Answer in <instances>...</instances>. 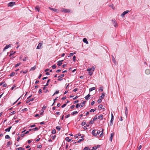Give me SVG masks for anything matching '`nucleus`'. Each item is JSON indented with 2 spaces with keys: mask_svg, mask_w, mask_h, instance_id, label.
<instances>
[{
  "mask_svg": "<svg viewBox=\"0 0 150 150\" xmlns=\"http://www.w3.org/2000/svg\"><path fill=\"white\" fill-rule=\"evenodd\" d=\"M15 4V2H11L8 4V6L12 7Z\"/></svg>",
  "mask_w": 150,
  "mask_h": 150,
  "instance_id": "nucleus-1",
  "label": "nucleus"
},
{
  "mask_svg": "<svg viewBox=\"0 0 150 150\" xmlns=\"http://www.w3.org/2000/svg\"><path fill=\"white\" fill-rule=\"evenodd\" d=\"M112 21L114 24V26L115 27H116L118 26L117 24L115 21L112 20Z\"/></svg>",
  "mask_w": 150,
  "mask_h": 150,
  "instance_id": "nucleus-2",
  "label": "nucleus"
},
{
  "mask_svg": "<svg viewBox=\"0 0 150 150\" xmlns=\"http://www.w3.org/2000/svg\"><path fill=\"white\" fill-rule=\"evenodd\" d=\"M129 12V11L128 10H127L124 11L122 14L121 16L123 17L125 14L128 13Z\"/></svg>",
  "mask_w": 150,
  "mask_h": 150,
  "instance_id": "nucleus-3",
  "label": "nucleus"
},
{
  "mask_svg": "<svg viewBox=\"0 0 150 150\" xmlns=\"http://www.w3.org/2000/svg\"><path fill=\"white\" fill-rule=\"evenodd\" d=\"M114 133H112L110 134V140L111 142H112V138L114 136Z\"/></svg>",
  "mask_w": 150,
  "mask_h": 150,
  "instance_id": "nucleus-4",
  "label": "nucleus"
},
{
  "mask_svg": "<svg viewBox=\"0 0 150 150\" xmlns=\"http://www.w3.org/2000/svg\"><path fill=\"white\" fill-rule=\"evenodd\" d=\"M96 130L95 129L93 130L92 131V134L94 136H97V134H96Z\"/></svg>",
  "mask_w": 150,
  "mask_h": 150,
  "instance_id": "nucleus-5",
  "label": "nucleus"
},
{
  "mask_svg": "<svg viewBox=\"0 0 150 150\" xmlns=\"http://www.w3.org/2000/svg\"><path fill=\"white\" fill-rule=\"evenodd\" d=\"M145 73L147 74H149L150 73V70L149 69H146L145 71Z\"/></svg>",
  "mask_w": 150,
  "mask_h": 150,
  "instance_id": "nucleus-6",
  "label": "nucleus"
},
{
  "mask_svg": "<svg viewBox=\"0 0 150 150\" xmlns=\"http://www.w3.org/2000/svg\"><path fill=\"white\" fill-rule=\"evenodd\" d=\"M63 61V60H62L58 62L57 65L58 66H61L62 64V62Z\"/></svg>",
  "mask_w": 150,
  "mask_h": 150,
  "instance_id": "nucleus-7",
  "label": "nucleus"
},
{
  "mask_svg": "<svg viewBox=\"0 0 150 150\" xmlns=\"http://www.w3.org/2000/svg\"><path fill=\"white\" fill-rule=\"evenodd\" d=\"M112 61L113 62V63L115 64H117V63L116 62V61L115 60V58L113 56H112Z\"/></svg>",
  "mask_w": 150,
  "mask_h": 150,
  "instance_id": "nucleus-8",
  "label": "nucleus"
},
{
  "mask_svg": "<svg viewBox=\"0 0 150 150\" xmlns=\"http://www.w3.org/2000/svg\"><path fill=\"white\" fill-rule=\"evenodd\" d=\"M34 100V98H32L30 99H28L26 101V103H29V102H30V101H33Z\"/></svg>",
  "mask_w": 150,
  "mask_h": 150,
  "instance_id": "nucleus-9",
  "label": "nucleus"
},
{
  "mask_svg": "<svg viewBox=\"0 0 150 150\" xmlns=\"http://www.w3.org/2000/svg\"><path fill=\"white\" fill-rule=\"evenodd\" d=\"M103 116L102 115H101L98 116V118L100 120H102L103 119Z\"/></svg>",
  "mask_w": 150,
  "mask_h": 150,
  "instance_id": "nucleus-10",
  "label": "nucleus"
},
{
  "mask_svg": "<svg viewBox=\"0 0 150 150\" xmlns=\"http://www.w3.org/2000/svg\"><path fill=\"white\" fill-rule=\"evenodd\" d=\"M11 127H12V126L8 128L5 129V131H6V132H9L10 131V129L11 128Z\"/></svg>",
  "mask_w": 150,
  "mask_h": 150,
  "instance_id": "nucleus-11",
  "label": "nucleus"
},
{
  "mask_svg": "<svg viewBox=\"0 0 150 150\" xmlns=\"http://www.w3.org/2000/svg\"><path fill=\"white\" fill-rule=\"evenodd\" d=\"M83 41L84 42L86 43V44H88V42L87 41V40L86 38H83Z\"/></svg>",
  "mask_w": 150,
  "mask_h": 150,
  "instance_id": "nucleus-12",
  "label": "nucleus"
},
{
  "mask_svg": "<svg viewBox=\"0 0 150 150\" xmlns=\"http://www.w3.org/2000/svg\"><path fill=\"white\" fill-rule=\"evenodd\" d=\"M91 95L88 94L87 96L85 97V98L86 100H88L89 99V98L90 97Z\"/></svg>",
  "mask_w": 150,
  "mask_h": 150,
  "instance_id": "nucleus-13",
  "label": "nucleus"
},
{
  "mask_svg": "<svg viewBox=\"0 0 150 150\" xmlns=\"http://www.w3.org/2000/svg\"><path fill=\"white\" fill-rule=\"evenodd\" d=\"M105 96V93H102V95L100 97H99V98L101 99H103L104 98Z\"/></svg>",
  "mask_w": 150,
  "mask_h": 150,
  "instance_id": "nucleus-14",
  "label": "nucleus"
},
{
  "mask_svg": "<svg viewBox=\"0 0 150 150\" xmlns=\"http://www.w3.org/2000/svg\"><path fill=\"white\" fill-rule=\"evenodd\" d=\"M113 120H114L113 119H112V118L111 119V120L110 121V126H111L112 125Z\"/></svg>",
  "mask_w": 150,
  "mask_h": 150,
  "instance_id": "nucleus-15",
  "label": "nucleus"
},
{
  "mask_svg": "<svg viewBox=\"0 0 150 150\" xmlns=\"http://www.w3.org/2000/svg\"><path fill=\"white\" fill-rule=\"evenodd\" d=\"M95 89H96V88L95 87L91 88H90L89 89V92H91L92 91L95 90Z\"/></svg>",
  "mask_w": 150,
  "mask_h": 150,
  "instance_id": "nucleus-16",
  "label": "nucleus"
},
{
  "mask_svg": "<svg viewBox=\"0 0 150 150\" xmlns=\"http://www.w3.org/2000/svg\"><path fill=\"white\" fill-rule=\"evenodd\" d=\"M25 148L22 147H20L16 149V150H24Z\"/></svg>",
  "mask_w": 150,
  "mask_h": 150,
  "instance_id": "nucleus-17",
  "label": "nucleus"
},
{
  "mask_svg": "<svg viewBox=\"0 0 150 150\" xmlns=\"http://www.w3.org/2000/svg\"><path fill=\"white\" fill-rule=\"evenodd\" d=\"M43 42H40L39 44H38V46H37V47H41L42 44H43Z\"/></svg>",
  "mask_w": 150,
  "mask_h": 150,
  "instance_id": "nucleus-18",
  "label": "nucleus"
},
{
  "mask_svg": "<svg viewBox=\"0 0 150 150\" xmlns=\"http://www.w3.org/2000/svg\"><path fill=\"white\" fill-rule=\"evenodd\" d=\"M61 127L60 126H58L56 127V129L58 130V131H59L61 129Z\"/></svg>",
  "mask_w": 150,
  "mask_h": 150,
  "instance_id": "nucleus-19",
  "label": "nucleus"
},
{
  "mask_svg": "<svg viewBox=\"0 0 150 150\" xmlns=\"http://www.w3.org/2000/svg\"><path fill=\"white\" fill-rule=\"evenodd\" d=\"M11 144V142L9 141L7 143L6 146L8 147Z\"/></svg>",
  "mask_w": 150,
  "mask_h": 150,
  "instance_id": "nucleus-20",
  "label": "nucleus"
},
{
  "mask_svg": "<svg viewBox=\"0 0 150 150\" xmlns=\"http://www.w3.org/2000/svg\"><path fill=\"white\" fill-rule=\"evenodd\" d=\"M85 103V102H84V101H83L82 103H81L80 104L81 107H83V106L84 105Z\"/></svg>",
  "mask_w": 150,
  "mask_h": 150,
  "instance_id": "nucleus-21",
  "label": "nucleus"
},
{
  "mask_svg": "<svg viewBox=\"0 0 150 150\" xmlns=\"http://www.w3.org/2000/svg\"><path fill=\"white\" fill-rule=\"evenodd\" d=\"M36 68V67L35 66H34L33 67H32L30 69V71L34 70Z\"/></svg>",
  "mask_w": 150,
  "mask_h": 150,
  "instance_id": "nucleus-22",
  "label": "nucleus"
},
{
  "mask_svg": "<svg viewBox=\"0 0 150 150\" xmlns=\"http://www.w3.org/2000/svg\"><path fill=\"white\" fill-rule=\"evenodd\" d=\"M65 140H67L68 142H70L71 140V139H69V137H66L65 138Z\"/></svg>",
  "mask_w": 150,
  "mask_h": 150,
  "instance_id": "nucleus-23",
  "label": "nucleus"
},
{
  "mask_svg": "<svg viewBox=\"0 0 150 150\" xmlns=\"http://www.w3.org/2000/svg\"><path fill=\"white\" fill-rule=\"evenodd\" d=\"M78 113V112L77 111H74L72 113H71V115H74L75 114H77Z\"/></svg>",
  "mask_w": 150,
  "mask_h": 150,
  "instance_id": "nucleus-24",
  "label": "nucleus"
},
{
  "mask_svg": "<svg viewBox=\"0 0 150 150\" xmlns=\"http://www.w3.org/2000/svg\"><path fill=\"white\" fill-rule=\"evenodd\" d=\"M83 150H92L88 148V147H85L83 149Z\"/></svg>",
  "mask_w": 150,
  "mask_h": 150,
  "instance_id": "nucleus-25",
  "label": "nucleus"
},
{
  "mask_svg": "<svg viewBox=\"0 0 150 150\" xmlns=\"http://www.w3.org/2000/svg\"><path fill=\"white\" fill-rule=\"evenodd\" d=\"M51 10H52L54 11H57V10L53 8H50V7L49 8Z\"/></svg>",
  "mask_w": 150,
  "mask_h": 150,
  "instance_id": "nucleus-26",
  "label": "nucleus"
},
{
  "mask_svg": "<svg viewBox=\"0 0 150 150\" xmlns=\"http://www.w3.org/2000/svg\"><path fill=\"white\" fill-rule=\"evenodd\" d=\"M84 140V139L83 138H82V139H79L78 141H77V142L78 143H80L81 142V141H83Z\"/></svg>",
  "mask_w": 150,
  "mask_h": 150,
  "instance_id": "nucleus-27",
  "label": "nucleus"
},
{
  "mask_svg": "<svg viewBox=\"0 0 150 150\" xmlns=\"http://www.w3.org/2000/svg\"><path fill=\"white\" fill-rule=\"evenodd\" d=\"M15 74V73L14 72H12L11 73L10 75V76H14Z\"/></svg>",
  "mask_w": 150,
  "mask_h": 150,
  "instance_id": "nucleus-28",
  "label": "nucleus"
},
{
  "mask_svg": "<svg viewBox=\"0 0 150 150\" xmlns=\"http://www.w3.org/2000/svg\"><path fill=\"white\" fill-rule=\"evenodd\" d=\"M12 45L11 44H9L8 45H6L4 47H11Z\"/></svg>",
  "mask_w": 150,
  "mask_h": 150,
  "instance_id": "nucleus-29",
  "label": "nucleus"
},
{
  "mask_svg": "<svg viewBox=\"0 0 150 150\" xmlns=\"http://www.w3.org/2000/svg\"><path fill=\"white\" fill-rule=\"evenodd\" d=\"M95 68V66H93L92 67V68H91V70L93 71H94Z\"/></svg>",
  "mask_w": 150,
  "mask_h": 150,
  "instance_id": "nucleus-30",
  "label": "nucleus"
},
{
  "mask_svg": "<svg viewBox=\"0 0 150 150\" xmlns=\"http://www.w3.org/2000/svg\"><path fill=\"white\" fill-rule=\"evenodd\" d=\"M56 133V131L55 129H53L52 132V134H55Z\"/></svg>",
  "mask_w": 150,
  "mask_h": 150,
  "instance_id": "nucleus-31",
  "label": "nucleus"
},
{
  "mask_svg": "<svg viewBox=\"0 0 150 150\" xmlns=\"http://www.w3.org/2000/svg\"><path fill=\"white\" fill-rule=\"evenodd\" d=\"M5 138L6 139H9L10 138V137L8 135H6L5 136Z\"/></svg>",
  "mask_w": 150,
  "mask_h": 150,
  "instance_id": "nucleus-32",
  "label": "nucleus"
},
{
  "mask_svg": "<svg viewBox=\"0 0 150 150\" xmlns=\"http://www.w3.org/2000/svg\"><path fill=\"white\" fill-rule=\"evenodd\" d=\"M64 76V74H61L60 76H58V78L61 77L62 78Z\"/></svg>",
  "mask_w": 150,
  "mask_h": 150,
  "instance_id": "nucleus-33",
  "label": "nucleus"
},
{
  "mask_svg": "<svg viewBox=\"0 0 150 150\" xmlns=\"http://www.w3.org/2000/svg\"><path fill=\"white\" fill-rule=\"evenodd\" d=\"M59 93V91H55V92L54 93V94L52 95V96H54V95L56 94H57Z\"/></svg>",
  "mask_w": 150,
  "mask_h": 150,
  "instance_id": "nucleus-34",
  "label": "nucleus"
},
{
  "mask_svg": "<svg viewBox=\"0 0 150 150\" xmlns=\"http://www.w3.org/2000/svg\"><path fill=\"white\" fill-rule=\"evenodd\" d=\"M39 129L38 127H36L34 128H33V130H34V131H37Z\"/></svg>",
  "mask_w": 150,
  "mask_h": 150,
  "instance_id": "nucleus-35",
  "label": "nucleus"
},
{
  "mask_svg": "<svg viewBox=\"0 0 150 150\" xmlns=\"http://www.w3.org/2000/svg\"><path fill=\"white\" fill-rule=\"evenodd\" d=\"M50 81V79H48L47 81V83H46V85L44 86H48L49 85L48 83Z\"/></svg>",
  "mask_w": 150,
  "mask_h": 150,
  "instance_id": "nucleus-36",
  "label": "nucleus"
},
{
  "mask_svg": "<svg viewBox=\"0 0 150 150\" xmlns=\"http://www.w3.org/2000/svg\"><path fill=\"white\" fill-rule=\"evenodd\" d=\"M52 68L53 69H55L56 67V65L55 64H54L52 66Z\"/></svg>",
  "mask_w": 150,
  "mask_h": 150,
  "instance_id": "nucleus-37",
  "label": "nucleus"
},
{
  "mask_svg": "<svg viewBox=\"0 0 150 150\" xmlns=\"http://www.w3.org/2000/svg\"><path fill=\"white\" fill-rule=\"evenodd\" d=\"M15 53V52H13V51H11L10 55H13V54H14Z\"/></svg>",
  "mask_w": 150,
  "mask_h": 150,
  "instance_id": "nucleus-38",
  "label": "nucleus"
},
{
  "mask_svg": "<svg viewBox=\"0 0 150 150\" xmlns=\"http://www.w3.org/2000/svg\"><path fill=\"white\" fill-rule=\"evenodd\" d=\"M35 9L36 10H37L38 12L39 11L40 9H39V8L37 6L35 8Z\"/></svg>",
  "mask_w": 150,
  "mask_h": 150,
  "instance_id": "nucleus-39",
  "label": "nucleus"
},
{
  "mask_svg": "<svg viewBox=\"0 0 150 150\" xmlns=\"http://www.w3.org/2000/svg\"><path fill=\"white\" fill-rule=\"evenodd\" d=\"M16 112L15 111H14L11 112V115H13L16 113Z\"/></svg>",
  "mask_w": 150,
  "mask_h": 150,
  "instance_id": "nucleus-40",
  "label": "nucleus"
},
{
  "mask_svg": "<svg viewBox=\"0 0 150 150\" xmlns=\"http://www.w3.org/2000/svg\"><path fill=\"white\" fill-rule=\"evenodd\" d=\"M94 120H91L89 122V124H92L93 123H94Z\"/></svg>",
  "mask_w": 150,
  "mask_h": 150,
  "instance_id": "nucleus-41",
  "label": "nucleus"
},
{
  "mask_svg": "<svg viewBox=\"0 0 150 150\" xmlns=\"http://www.w3.org/2000/svg\"><path fill=\"white\" fill-rule=\"evenodd\" d=\"M97 149V148L96 146H94L93 147L92 150H95Z\"/></svg>",
  "mask_w": 150,
  "mask_h": 150,
  "instance_id": "nucleus-42",
  "label": "nucleus"
},
{
  "mask_svg": "<svg viewBox=\"0 0 150 150\" xmlns=\"http://www.w3.org/2000/svg\"><path fill=\"white\" fill-rule=\"evenodd\" d=\"M99 90L101 91H103V87H100L99 88Z\"/></svg>",
  "mask_w": 150,
  "mask_h": 150,
  "instance_id": "nucleus-43",
  "label": "nucleus"
},
{
  "mask_svg": "<svg viewBox=\"0 0 150 150\" xmlns=\"http://www.w3.org/2000/svg\"><path fill=\"white\" fill-rule=\"evenodd\" d=\"M102 101L101 99L100 98V99H98V103H100Z\"/></svg>",
  "mask_w": 150,
  "mask_h": 150,
  "instance_id": "nucleus-44",
  "label": "nucleus"
},
{
  "mask_svg": "<svg viewBox=\"0 0 150 150\" xmlns=\"http://www.w3.org/2000/svg\"><path fill=\"white\" fill-rule=\"evenodd\" d=\"M80 106V105L79 103L77 104L76 105V108H78Z\"/></svg>",
  "mask_w": 150,
  "mask_h": 150,
  "instance_id": "nucleus-45",
  "label": "nucleus"
},
{
  "mask_svg": "<svg viewBox=\"0 0 150 150\" xmlns=\"http://www.w3.org/2000/svg\"><path fill=\"white\" fill-rule=\"evenodd\" d=\"M102 107H103V105H100L98 106L99 108H100V109L102 108Z\"/></svg>",
  "mask_w": 150,
  "mask_h": 150,
  "instance_id": "nucleus-46",
  "label": "nucleus"
},
{
  "mask_svg": "<svg viewBox=\"0 0 150 150\" xmlns=\"http://www.w3.org/2000/svg\"><path fill=\"white\" fill-rule=\"evenodd\" d=\"M98 118L96 116H95L93 118V120H97Z\"/></svg>",
  "mask_w": 150,
  "mask_h": 150,
  "instance_id": "nucleus-47",
  "label": "nucleus"
},
{
  "mask_svg": "<svg viewBox=\"0 0 150 150\" xmlns=\"http://www.w3.org/2000/svg\"><path fill=\"white\" fill-rule=\"evenodd\" d=\"M86 124V123L85 122H82L81 125L82 126H83L85 125Z\"/></svg>",
  "mask_w": 150,
  "mask_h": 150,
  "instance_id": "nucleus-48",
  "label": "nucleus"
},
{
  "mask_svg": "<svg viewBox=\"0 0 150 150\" xmlns=\"http://www.w3.org/2000/svg\"><path fill=\"white\" fill-rule=\"evenodd\" d=\"M37 147L38 148H40L42 147V146L41 145H39L37 146Z\"/></svg>",
  "mask_w": 150,
  "mask_h": 150,
  "instance_id": "nucleus-49",
  "label": "nucleus"
},
{
  "mask_svg": "<svg viewBox=\"0 0 150 150\" xmlns=\"http://www.w3.org/2000/svg\"><path fill=\"white\" fill-rule=\"evenodd\" d=\"M66 105V104H64L63 105H62L61 106V107L62 108H63Z\"/></svg>",
  "mask_w": 150,
  "mask_h": 150,
  "instance_id": "nucleus-50",
  "label": "nucleus"
},
{
  "mask_svg": "<svg viewBox=\"0 0 150 150\" xmlns=\"http://www.w3.org/2000/svg\"><path fill=\"white\" fill-rule=\"evenodd\" d=\"M76 56H74L73 57V60L75 62V60H76Z\"/></svg>",
  "mask_w": 150,
  "mask_h": 150,
  "instance_id": "nucleus-51",
  "label": "nucleus"
},
{
  "mask_svg": "<svg viewBox=\"0 0 150 150\" xmlns=\"http://www.w3.org/2000/svg\"><path fill=\"white\" fill-rule=\"evenodd\" d=\"M22 72H23V74H25V73H26L27 72V71H21V73H22Z\"/></svg>",
  "mask_w": 150,
  "mask_h": 150,
  "instance_id": "nucleus-52",
  "label": "nucleus"
},
{
  "mask_svg": "<svg viewBox=\"0 0 150 150\" xmlns=\"http://www.w3.org/2000/svg\"><path fill=\"white\" fill-rule=\"evenodd\" d=\"M42 90L41 89H40L38 91V93H42Z\"/></svg>",
  "mask_w": 150,
  "mask_h": 150,
  "instance_id": "nucleus-53",
  "label": "nucleus"
},
{
  "mask_svg": "<svg viewBox=\"0 0 150 150\" xmlns=\"http://www.w3.org/2000/svg\"><path fill=\"white\" fill-rule=\"evenodd\" d=\"M100 133V131H98L97 133H96V134H97V135H98V134H99Z\"/></svg>",
  "mask_w": 150,
  "mask_h": 150,
  "instance_id": "nucleus-54",
  "label": "nucleus"
},
{
  "mask_svg": "<svg viewBox=\"0 0 150 150\" xmlns=\"http://www.w3.org/2000/svg\"><path fill=\"white\" fill-rule=\"evenodd\" d=\"M70 116V114H68L65 116V117L67 118L69 117Z\"/></svg>",
  "mask_w": 150,
  "mask_h": 150,
  "instance_id": "nucleus-55",
  "label": "nucleus"
},
{
  "mask_svg": "<svg viewBox=\"0 0 150 150\" xmlns=\"http://www.w3.org/2000/svg\"><path fill=\"white\" fill-rule=\"evenodd\" d=\"M93 73L91 71H90L89 72V74L91 76L93 74Z\"/></svg>",
  "mask_w": 150,
  "mask_h": 150,
  "instance_id": "nucleus-56",
  "label": "nucleus"
},
{
  "mask_svg": "<svg viewBox=\"0 0 150 150\" xmlns=\"http://www.w3.org/2000/svg\"><path fill=\"white\" fill-rule=\"evenodd\" d=\"M95 110H94L93 109H91L90 111V112H94V111H95Z\"/></svg>",
  "mask_w": 150,
  "mask_h": 150,
  "instance_id": "nucleus-57",
  "label": "nucleus"
},
{
  "mask_svg": "<svg viewBox=\"0 0 150 150\" xmlns=\"http://www.w3.org/2000/svg\"><path fill=\"white\" fill-rule=\"evenodd\" d=\"M20 139V136L18 137L17 139V141L18 142Z\"/></svg>",
  "mask_w": 150,
  "mask_h": 150,
  "instance_id": "nucleus-58",
  "label": "nucleus"
},
{
  "mask_svg": "<svg viewBox=\"0 0 150 150\" xmlns=\"http://www.w3.org/2000/svg\"><path fill=\"white\" fill-rule=\"evenodd\" d=\"M95 103V101H92L91 103V105H93Z\"/></svg>",
  "mask_w": 150,
  "mask_h": 150,
  "instance_id": "nucleus-59",
  "label": "nucleus"
},
{
  "mask_svg": "<svg viewBox=\"0 0 150 150\" xmlns=\"http://www.w3.org/2000/svg\"><path fill=\"white\" fill-rule=\"evenodd\" d=\"M20 64L18 63L15 65V67H18L19 65Z\"/></svg>",
  "mask_w": 150,
  "mask_h": 150,
  "instance_id": "nucleus-60",
  "label": "nucleus"
},
{
  "mask_svg": "<svg viewBox=\"0 0 150 150\" xmlns=\"http://www.w3.org/2000/svg\"><path fill=\"white\" fill-rule=\"evenodd\" d=\"M77 90L78 89L77 88H75L73 90V91L74 92H76Z\"/></svg>",
  "mask_w": 150,
  "mask_h": 150,
  "instance_id": "nucleus-61",
  "label": "nucleus"
},
{
  "mask_svg": "<svg viewBox=\"0 0 150 150\" xmlns=\"http://www.w3.org/2000/svg\"><path fill=\"white\" fill-rule=\"evenodd\" d=\"M7 86V84L6 83H5V84H4V85L3 86L4 87H6Z\"/></svg>",
  "mask_w": 150,
  "mask_h": 150,
  "instance_id": "nucleus-62",
  "label": "nucleus"
},
{
  "mask_svg": "<svg viewBox=\"0 0 150 150\" xmlns=\"http://www.w3.org/2000/svg\"><path fill=\"white\" fill-rule=\"evenodd\" d=\"M141 148H142V146H141V145H140V146H139L138 147V150H140L141 149Z\"/></svg>",
  "mask_w": 150,
  "mask_h": 150,
  "instance_id": "nucleus-63",
  "label": "nucleus"
},
{
  "mask_svg": "<svg viewBox=\"0 0 150 150\" xmlns=\"http://www.w3.org/2000/svg\"><path fill=\"white\" fill-rule=\"evenodd\" d=\"M74 106H75L74 105H72L70 107V108L71 109H73L74 108Z\"/></svg>",
  "mask_w": 150,
  "mask_h": 150,
  "instance_id": "nucleus-64",
  "label": "nucleus"
}]
</instances>
